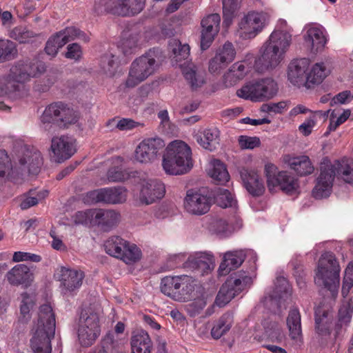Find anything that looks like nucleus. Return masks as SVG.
<instances>
[{
  "label": "nucleus",
  "mask_w": 353,
  "mask_h": 353,
  "mask_svg": "<svg viewBox=\"0 0 353 353\" xmlns=\"http://www.w3.org/2000/svg\"><path fill=\"white\" fill-rule=\"evenodd\" d=\"M101 63L103 69L109 75L114 74L118 66L117 59L112 54L104 55L102 57Z\"/></svg>",
  "instance_id": "nucleus-58"
},
{
  "label": "nucleus",
  "mask_w": 353,
  "mask_h": 353,
  "mask_svg": "<svg viewBox=\"0 0 353 353\" xmlns=\"http://www.w3.org/2000/svg\"><path fill=\"white\" fill-rule=\"evenodd\" d=\"M129 16L139 14L144 8L145 0H123Z\"/></svg>",
  "instance_id": "nucleus-62"
},
{
  "label": "nucleus",
  "mask_w": 353,
  "mask_h": 353,
  "mask_svg": "<svg viewBox=\"0 0 353 353\" xmlns=\"http://www.w3.org/2000/svg\"><path fill=\"white\" fill-rule=\"evenodd\" d=\"M17 54L15 43L10 40H0V63L13 59Z\"/></svg>",
  "instance_id": "nucleus-51"
},
{
  "label": "nucleus",
  "mask_w": 353,
  "mask_h": 353,
  "mask_svg": "<svg viewBox=\"0 0 353 353\" xmlns=\"http://www.w3.org/2000/svg\"><path fill=\"white\" fill-rule=\"evenodd\" d=\"M276 187H279L287 194H292L299 188L298 179L288 171L279 172L274 179L272 191Z\"/></svg>",
  "instance_id": "nucleus-34"
},
{
  "label": "nucleus",
  "mask_w": 353,
  "mask_h": 353,
  "mask_svg": "<svg viewBox=\"0 0 353 353\" xmlns=\"http://www.w3.org/2000/svg\"><path fill=\"white\" fill-rule=\"evenodd\" d=\"M12 170V163L6 150H0V179L5 178Z\"/></svg>",
  "instance_id": "nucleus-60"
},
{
  "label": "nucleus",
  "mask_w": 353,
  "mask_h": 353,
  "mask_svg": "<svg viewBox=\"0 0 353 353\" xmlns=\"http://www.w3.org/2000/svg\"><path fill=\"white\" fill-rule=\"evenodd\" d=\"M214 261V256L210 253H196L188 258L183 263V268L192 271L198 270L203 274L213 268Z\"/></svg>",
  "instance_id": "nucleus-23"
},
{
  "label": "nucleus",
  "mask_w": 353,
  "mask_h": 353,
  "mask_svg": "<svg viewBox=\"0 0 353 353\" xmlns=\"http://www.w3.org/2000/svg\"><path fill=\"white\" fill-rule=\"evenodd\" d=\"M95 209H90L85 211L77 212L74 216V221L76 224L94 225V216Z\"/></svg>",
  "instance_id": "nucleus-54"
},
{
  "label": "nucleus",
  "mask_w": 353,
  "mask_h": 353,
  "mask_svg": "<svg viewBox=\"0 0 353 353\" xmlns=\"http://www.w3.org/2000/svg\"><path fill=\"white\" fill-rule=\"evenodd\" d=\"M287 325L292 339L298 340L301 337V314L297 309H292L290 311L287 318Z\"/></svg>",
  "instance_id": "nucleus-41"
},
{
  "label": "nucleus",
  "mask_w": 353,
  "mask_h": 353,
  "mask_svg": "<svg viewBox=\"0 0 353 353\" xmlns=\"http://www.w3.org/2000/svg\"><path fill=\"white\" fill-rule=\"evenodd\" d=\"M197 143L204 149L214 151L219 145V130L216 128L205 129L195 135Z\"/></svg>",
  "instance_id": "nucleus-33"
},
{
  "label": "nucleus",
  "mask_w": 353,
  "mask_h": 353,
  "mask_svg": "<svg viewBox=\"0 0 353 353\" xmlns=\"http://www.w3.org/2000/svg\"><path fill=\"white\" fill-rule=\"evenodd\" d=\"M154 50H149L137 58L131 64L125 85L134 88L152 75L157 70L159 64Z\"/></svg>",
  "instance_id": "nucleus-8"
},
{
  "label": "nucleus",
  "mask_w": 353,
  "mask_h": 353,
  "mask_svg": "<svg viewBox=\"0 0 353 353\" xmlns=\"http://www.w3.org/2000/svg\"><path fill=\"white\" fill-rule=\"evenodd\" d=\"M78 119L77 112L62 102L53 103L47 106L41 117V121L46 130L52 127L51 123L65 128L76 123Z\"/></svg>",
  "instance_id": "nucleus-7"
},
{
  "label": "nucleus",
  "mask_w": 353,
  "mask_h": 353,
  "mask_svg": "<svg viewBox=\"0 0 353 353\" xmlns=\"http://www.w3.org/2000/svg\"><path fill=\"white\" fill-rule=\"evenodd\" d=\"M50 150L51 157L55 162H63L76 152L75 141L67 135L54 137L51 140Z\"/></svg>",
  "instance_id": "nucleus-16"
},
{
  "label": "nucleus",
  "mask_w": 353,
  "mask_h": 353,
  "mask_svg": "<svg viewBox=\"0 0 353 353\" xmlns=\"http://www.w3.org/2000/svg\"><path fill=\"white\" fill-rule=\"evenodd\" d=\"M121 215L114 210L95 209L94 225L99 226L103 231H110L120 222Z\"/></svg>",
  "instance_id": "nucleus-26"
},
{
  "label": "nucleus",
  "mask_w": 353,
  "mask_h": 353,
  "mask_svg": "<svg viewBox=\"0 0 353 353\" xmlns=\"http://www.w3.org/2000/svg\"><path fill=\"white\" fill-rule=\"evenodd\" d=\"M94 10L99 14L106 13L122 17L129 16L123 0H101L95 4Z\"/></svg>",
  "instance_id": "nucleus-28"
},
{
  "label": "nucleus",
  "mask_w": 353,
  "mask_h": 353,
  "mask_svg": "<svg viewBox=\"0 0 353 353\" xmlns=\"http://www.w3.org/2000/svg\"><path fill=\"white\" fill-rule=\"evenodd\" d=\"M265 333L268 337L272 341L279 343L281 342L283 339L284 338V335L282 332L281 328L276 323H272L271 328H265Z\"/></svg>",
  "instance_id": "nucleus-63"
},
{
  "label": "nucleus",
  "mask_w": 353,
  "mask_h": 353,
  "mask_svg": "<svg viewBox=\"0 0 353 353\" xmlns=\"http://www.w3.org/2000/svg\"><path fill=\"white\" fill-rule=\"evenodd\" d=\"M113 160L117 165L108 170L107 172L108 180L110 182H121L128 179L130 176L129 173L119 166L123 159L119 157H117Z\"/></svg>",
  "instance_id": "nucleus-46"
},
{
  "label": "nucleus",
  "mask_w": 353,
  "mask_h": 353,
  "mask_svg": "<svg viewBox=\"0 0 353 353\" xmlns=\"http://www.w3.org/2000/svg\"><path fill=\"white\" fill-rule=\"evenodd\" d=\"M233 316L230 313L223 314L214 324L211 330V335L215 339H220L223 334L228 332L232 327Z\"/></svg>",
  "instance_id": "nucleus-42"
},
{
  "label": "nucleus",
  "mask_w": 353,
  "mask_h": 353,
  "mask_svg": "<svg viewBox=\"0 0 353 353\" xmlns=\"http://www.w3.org/2000/svg\"><path fill=\"white\" fill-rule=\"evenodd\" d=\"M183 205L189 214L203 215L210 210L211 199L201 192L189 190L187 191Z\"/></svg>",
  "instance_id": "nucleus-17"
},
{
  "label": "nucleus",
  "mask_w": 353,
  "mask_h": 353,
  "mask_svg": "<svg viewBox=\"0 0 353 353\" xmlns=\"http://www.w3.org/2000/svg\"><path fill=\"white\" fill-rule=\"evenodd\" d=\"M195 281L192 276L183 274L181 276L179 289L176 294V301L186 302L194 297Z\"/></svg>",
  "instance_id": "nucleus-39"
},
{
  "label": "nucleus",
  "mask_w": 353,
  "mask_h": 353,
  "mask_svg": "<svg viewBox=\"0 0 353 353\" xmlns=\"http://www.w3.org/2000/svg\"><path fill=\"white\" fill-rule=\"evenodd\" d=\"M241 177L247 191L252 196H259L264 192L263 181L255 171L243 169L241 171Z\"/></svg>",
  "instance_id": "nucleus-27"
},
{
  "label": "nucleus",
  "mask_w": 353,
  "mask_h": 353,
  "mask_svg": "<svg viewBox=\"0 0 353 353\" xmlns=\"http://www.w3.org/2000/svg\"><path fill=\"white\" fill-rule=\"evenodd\" d=\"M327 75V71L323 63H317L313 65L309 73H307L306 87L319 84Z\"/></svg>",
  "instance_id": "nucleus-45"
},
{
  "label": "nucleus",
  "mask_w": 353,
  "mask_h": 353,
  "mask_svg": "<svg viewBox=\"0 0 353 353\" xmlns=\"http://www.w3.org/2000/svg\"><path fill=\"white\" fill-rule=\"evenodd\" d=\"M55 316L49 304L40 307L37 322L32 330L30 347L32 353H52L51 339L55 334Z\"/></svg>",
  "instance_id": "nucleus-4"
},
{
  "label": "nucleus",
  "mask_w": 353,
  "mask_h": 353,
  "mask_svg": "<svg viewBox=\"0 0 353 353\" xmlns=\"http://www.w3.org/2000/svg\"><path fill=\"white\" fill-rule=\"evenodd\" d=\"M165 192L164 184L157 179H148L145 181L140 192V201L147 205L163 197Z\"/></svg>",
  "instance_id": "nucleus-21"
},
{
  "label": "nucleus",
  "mask_w": 353,
  "mask_h": 353,
  "mask_svg": "<svg viewBox=\"0 0 353 353\" xmlns=\"http://www.w3.org/2000/svg\"><path fill=\"white\" fill-rule=\"evenodd\" d=\"M309 61L307 59H297L292 61L288 66V80L298 87L306 86L307 70Z\"/></svg>",
  "instance_id": "nucleus-24"
},
{
  "label": "nucleus",
  "mask_w": 353,
  "mask_h": 353,
  "mask_svg": "<svg viewBox=\"0 0 353 353\" xmlns=\"http://www.w3.org/2000/svg\"><path fill=\"white\" fill-rule=\"evenodd\" d=\"M181 276V275L167 276L163 278L160 286L161 292L176 301L177 291L180 286Z\"/></svg>",
  "instance_id": "nucleus-40"
},
{
  "label": "nucleus",
  "mask_w": 353,
  "mask_h": 353,
  "mask_svg": "<svg viewBox=\"0 0 353 353\" xmlns=\"http://www.w3.org/2000/svg\"><path fill=\"white\" fill-rule=\"evenodd\" d=\"M305 40L310 44L313 52L322 50L327 43L324 29L318 26L311 27L307 30Z\"/></svg>",
  "instance_id": "nucleus-38"
},
{
  "label": "nucleus",
  "mask_w": 353,
  "mask_h": 353,
  "mask_svg": "<svg viewBox=\"0 0 353 353\" xmlns=\"http://www.w3.org/2000/svg\"><path fill=\"white\" fill-rule=\"evenodd\" d=\"M194 301L186 305L187 312L191 316H195L199 314L206 305V301L203 298H193Z\"/></svg>",
  "instance_id": "nucleus-61"
},
{
  "label": "nucleus",
  "mask_w": 353,
  "mask_h": 353,
  "mask_svg": "<svg viewBox=\"0 0 353 353\" xmlns=\"http://www.w3.org/2000/svg\"><path fill=\"white\" fill-rule=\"evenodd\" d=\"M101 333L99 315L97 312L86 310L81 312L78 321L77 334L81 345H92Z\"/></svg>",
  "instance_id": "nucleus-11"
},
{
  "label": "nucleus",
  "mask_w": 353,
  "mask_h": 353,
  "mask_svg": "<svg viewBox=\"0 0 353 353\" xmlns=\"http://www.w3.org/2000/svg\"><path fill=\"white\" fill-rule=\"evenodd\" d=\"M216 201L221 208L232 207L235 205L236 201L232 194L225 189H221L216 197Z\"/></svg>",
  "instance_id": "nucleus-59"
},
{
  "label": "nucleus",
  "mask_w": 353,
  "mask_h": 353,
  "mask_svg": "<svg viewBox=\"0 0 353 353\" xmlns=\"http://www.w3.org/2000/svg\"><path fill=\"white\" fill-rule=\"evenodd\" d=\"M182 72L185 79L192 89H196L203 84L204 80L203 77L196 73L194 68L189 66L183 67Z\"/></svg>",
  "instance_id": "nucleus-50"
},
{
  "label": "nucleus",
  "mask_w": 353,
  "mask_h": 353,
  "mask_svg": "<svg viewBox=\"0 0 353 353\" xmlns=\"http://www.w3.org/2000/svg\"><path fill=\"white\" fill-rule=\"evenodd\" d=\"M221 18L218 14H212L204 17L201 21V48L208 49L214 40V36L219 31Z\"/></svg>",
  "instance_id": "nucleus-20"
},
{
  "label": "nucleus",
  "mask_w": 353,
  "mask_h": 353,
  "mask_svg": "<svg viewBox=\"0 0 353 353\" xmlns=\"http://www.w3.org/2000/svg\"><path fill=\"white\" fill-rule=\"evenodd\" d=\"M90 196L95 202L120 203L126 199L125 189L122 187L102 188L91 192Z\"/></svg>",
  "instance_id": "nucleus-22"
},
{
  "label": "nucleus",
  "mask_w": 353,
  "mask_h": 353,
  "mask_svg": "<svg viewBox=\"0 0 353 353\" xmlns=\"http://www.w3.org/2000/svg\"><path fill=\"white\" fill-rule=\"evenodd\" d=\"M238 143L242 150H253L261 145L260 139L257 137L241 135L238 138Z\"/></svg>",
  "instance_id": "nucleus-57"
},
{
  "label": "nucleus",
  "mask_w": 353,
  "mask_h": 353,
  "mask_svg": "<svg viewBox=\"0 0 353 353\" xmlns=\"http://www.w3.org/2000/svg\"><path fill=\"white\" fill-rule=\"evenodd\" d=\"M292 41V34L288 30H275L265 43L272 48L285 54Z\"/></svg>",
  "instance_id": "nucleus-35"
},
{
  "label": "nucleus",
  "mask_w": 353,
  "mask_h": 353,
  "mask_svg": "<svg viewBox=\"0 0 353 353\" xmlns=\"http://www.w3.org/2000/svg\"><path fill=\"white\" fill-rule=\"evenodd\" d=\"M284 160L290 169L301 176L311 174L314 170V168L307 156H287Z\"/></svg>",
  "instance_id": "nucleus-30"
},
{
  "label": "nucleus",
  "mask_w": 353,
  "mask_h": 353,
  "mask_svg": "<svg viewBox=\"0 0 353 353\" xmlns=\"http://www.w3.org/2000/svg\"><path fill=\"white\" fill-rule=\"evenodd\" d=\"M165 144L161 138H148L143 140L134 151V159L141 163L154 162L161 154Z\"/></svg>",
  "instance_id": "nucleus-14"
},
{
  "label": "nucleus",
  "mask_w": 353,
  "mask_h": 353,
  "mask_svg": "<svg viewBox=\"0 0 353 353\" xmlns=\"http://www.w3.org/2000/svg\"><path fill=\"white\" fill-rule=\"evenodd\" d=\"M64 46V42L61 41L57 33L51 37L46 43L45 48L46 52L52 56L54 57L59 48Z\"/></svg>",
  "instance_id": "nucleus-56"
},
{
  "label": "nucleus",
  "mask_w": 353,
  "mask_h": 353,
  "mask_svg": "<svg viewBox=\"0 0 353 353\" xmlns=\"http://www.w3.org/2000/svg\"><path fill=\"white\" fill-rule=\"evenodd\" d=\"M130 344L132 353H151L153 348L148 333L143 330L132 333Z\"/></svg>",
  "instance_id": "nucleus-29"
},
{
  "label": "nucleus",
  "mask_w": 353,
  "mask_h": 353,
  "mask_svg": "<svg viewBox=\"0 0 353 353\" xmlns=\"http://www.w3.org/2000/svg\"><path fill=\"white\" fill-rule=\"evenodd\" d=\"M170 46L172 48L173 58L176 62L186 60L190 56V46L188 44H181L179 41H172Z\"/></svg>",
  "instance_id": "nucleus-49"
},
{
  "label": "nucleus",
  "mask_w": 353,
  "mask_h": 353,
  "mask_svg": "<svg viewBox=\"0 0 353 353\" xmlns=\"http://www.w3.org/2000/svg\"><path fill=\"white\" fill-rule=\"evenodd\" d=\"M278 90V84L273 79L264 78L248 83L236 91V94L252 101H265L274 98Z\"/></svg>",
  "instance_id": "nucleus-9"
},
{
  "label": "nucleus",
  "mask_w": 353,
  "mask_h": 353,
  "mask_svg": "<svg viewBox=\"0 0 353 353\" xmlns=\"http://www.w3.org/2000/svg\"><path fill=\"white\" fill-rule=\"evenodd\" d=\"M45 71V64L39 61L15 62L8 72L0 78V92L11 100L21 99L28 95V83L31 79Z\"/></svg>",
  "instance_id": "nucleus-1"
},
{
  "label": "nucleus",
  "mask_w": 353,
  "mask_h": 353,
  "mask_svg": "<svg viewBox=\"0 0 353 353\" xmlns=\"http://www.w3.org/2000/svg\"><path fill=\"white\" fill-rule=\"evenodd\" d=\"M162 165L168 174L186 173L193 165L190 148L182 141H172L166 148Z\"/></svg>",
  "instance_id": "nucleus-5"
},
{
  "label": "nucleus",
  "mask_w": 353,
  "mask_h": 353,
  "mask_svg": "<svg viewBox=\"0 0 353 353\" xmlns=\"http://www.w3.org/2000/svg\"><path fill=\"white\" fill-rule=\"evenodd\" d=\"M335 178L353 184V160L342 159L332 162L327 158H324L320 165L316 184L312 190L313 196L317 199L328 196Z\"/></svg>",
  "instance_id": "nucleus-3"
},
{
  "label": "nucleus",
  "mask_w": 353,
  "mask_h": 353,
  "mask_svg": "<svg viewBox=\"0 0 353 353\" xmlns=\"http://www.w3.org/2000/svg\"><path fill=\"white\" fill-rule=\"evenodd\" d=\"M251 283V277L244 273L238 272L232 274L221 287L216 297V305L223 307Z\"/></svg>",
  "instance_id": "nucleus-13"
},
{
  "label": "nucleus",
  "mask_w": 353,
  "mask_h": 353,
  "mask_svg": "<svg viewBox=\"0 0 353 353\" xmlns=\"http://www.w3.org/2000/svg\"><path fill=\"white\" fill-rule=\"evenodd\" d=\"M269 16L263 12L250 11L238 22L236 35L243 40L252 39L263 31L268 24Z\"/></svg>",
  "instance_id": "nucleus-12"
},
{
  "label": "nucleus",
  "mask_w": 353,
  "mask_h": 353,
  "mask_svg": "<svg viewBox=\"0 0 353 353\" xmlns=\"http://www.w3.org/2000/svg\"><path fill=\"white\" fill-rule=\"evenodd\" d=\"M208 174L217 183L223 184L230 179L229 173L223 163L220 160H214L210 163Z\"/></svg>",
  "instance_id": "nucleus-43"
},
{
  "label": "nucleus",
  "mask_w": 353,
  "mask_h": 353,
  "mask_svg": "<svg viewBox=\"0 0 353 353\" xmlns=\"http://www.w3.org/2000/svg\"><path fill=\"white\" fill-rule=\"evenodd\" d=\"M242 0H223V23L226 26L231 25L233 19L236 16Z\"/></svg>",
  "instance_id": "nucleus-44"
},
{
  "label": "nucleus",
  "mask_w": 353,
  "mask_h": 353,
  "mask_svg": "<svg viewBox=\"0 0 353 353\" xmlns=\"http://www.w3.org/2000/svg\"><path fill=\"white\" fill-rule=\"evenodd\" d=\"M19 162L22 171H27L30 174H37L43 164V159L40 152L24 148Z\"/></svg>",
  "instance_id": "nucleus-25"
},
{
  "label": "nucleus",
  "mask_w": 353,
  "mask_h": 353,
  "mask_svg": "<svg viewBox=\"0 0 353 353\" xmlns=\"http://www.w3.org/2000/svg\"><path fill=\"white\" fill-rule=\"evenodd\" d=\"M9 35L12 39L18 41L19 43H26L30 41L35 34L26 27L18 26L13 28L10 32Z\"/></svg>",
  "instance_id": "nucleus-52"
},
{
  "label": "nucleus",
  "mask_w": 353,
  "mask_h": 353,
  "mask_svg": "<svg viewBox=\"0 0 353 353\" xmlns=\"http://www.w3.org/2000/svg\"><path fill=\"white\" fill-rule=\"evenodd\" d=\"M137 41L135 37L123 39L121 41V48L124 55H129L133 52V50L137 47Z\"/></svg>",
  "instance_id": "nucleus-64"
},
{
  "label": "nucleus",
  "mask_w": 353,
  "mask_h": 353,
  "mask_svg": "<svg viewBox=\"0 0 353 353\" xmlns=\"http://www.w3.org/2000/svg\"><path fill=\"white\" fill-rule=\"evenodd\" d=\"M236 56V50L233 44L230 42H225L222 46L219 47L209 61V72L213 73H220V72L226 68L232 62Z\"/></svg>",
  "instance_id": "nucleus-19"
},
{
  "label": "nucleus",
  "mask_w": 353,
  "mask_h": 353,
  "mask_svg": "<svg viewBox=\"0 0 353 353\" xmlns=\"http://www.w3.org/2000/svg\"><path fill=\"white\" fill-rule=\"evenodd\" d=\"M261 55L255 61V70L263 73L277 67L283 59L284 54L264 43L261 49Z\"/></svg>",
  "instance_id": "nucleus-18"
},
{
  "label": "nucleus",
  "mask_w": 353,
  "mask_h": 353,
  "mask_svg": "<svg viewBox=\"0 0 353 353\" xmlns=\"http://www.w3.org/2000/svg\"><path fill=\"white\" fill-rule=\"evenodd\" d=\"M353 286V262H350L345 271V277L343 283L341 293L345 299L347 296L350 290Z\"/></svg>",
  "instance_id": "nucleus-55"
},
{
  "label": "nucleus",
  "mask_w": 353,
  "mask_h": 353,
  "mask_svg": "<svg viewBox=\"0 0 353 353\" xmlns=\"http://www.w3.org/2000/svg\"><path fill=\"white\" fill-rule=\"evenodd\" d=\"M31 276L30 268L27 265L18 264L8 272L6 278L10 285L18 286L28 283Z\"/></svg>",
  "instance_id": "nucleus-37"
},
{
  "label": "nucleus",
  "mask_w": 353,
  "mask_h": 353,
  "mask_svg": "<svg viewBox=\"0 0 353 353\" xmlns=\"http://www.w3.org/2000/svg\"><path fill=\"white\" fill-rule=\"evenodd\" d=\"M353 312V296L344 300L339 310L338 322L331 328L332 322L328 317V312L321 308L315 311L316 339L321 346L333 347L339 339L343 325H347L351 321Z\"/></svg>",
  "instance_id": "nucleus-2"
},
{
  "label": "nucleus",
  "mask_w": 353,
  "mask_h": 353,
  "mask_svg": "<svg viewBox=\"0 0 353 353\" xmlns=\"http://www.w3.org/2000/svg\"><path fill=\"white\" fill-rule=\"evenodd\" d=\"M340 267L332 252L323 254L319 261L314 281L334 293L339 286Z\"/></svg>",
  "instance_id": "nucleus-6"
},
{
  "label": "nucleus",
  "mask_w": 353,
  "mask_h": 353,
  "mask_svg": "<svg viewBox=\"0 0 353 353\" xmlns=\"http://www.w3.org/2000/svg\"><path fill=\"white\" fill-rule=\"evenodd\" d=\"M208 228L213 233L220 236H225L228 231V224L223 219L214 218L210 222Z\"/></svg>",
  "instance_id": "nucleus-53"
},
{
  "label": "nucleus",
  "mask_w": 353,
  "mask_h": 353,
  "mask_svg": "<svg viewBox=\"0 0 353 353\" xmlns=\"http://www.w3.org/2000/svg\"><path fill=\"white\" fill-rule=\"evenodd\" d=\"M248 72V70L244 61L234 63L223 76L224 86L225 88L234 86L239 81L242 80Z\"/></svg>",
  "instance_id": "nucleus-32"
},
{
  "label": "nucleus",
  "mask_w": 353,
  "mask_h": 353,
  "mask_svg": "<svg viewBox=\"0 0 353 353\" xmlns=\"http://www.w3.org/2000/svg\"><path fill=\"white\" fill-rule=\"evenodd\" d=\"M292 41V34L288 30H275L265 43L272 48L285 54Z\"/></svg>",
  "instance_id": "nucleus-36"
},
{
  "label": "nucleus",
  "mask_w": 353,
  "mask_h": 353,
  "mask_svg": "<svg viewBox=\"0 0 353 353\" xmlns=\"http://www.w3.org/2000/svg\"><path fill=\"white\" fill-rule=\"evenodd\" d=\"M245 259L244 250L229 251L225 253L223 260L221 263L219 271L221 274H226L231 270L239 268Z\"/></svg>",
  "instance_id": "nucleus-31"
},
{
  "label": "nucleus",
  "mask_w": 353,
  "mask_h": 353,
  "mask_svg": "<svg viewBox=\"0 0 353 353\" xmlns=\"http://www.w3.org/2000/svg\"><path fill=\"white\" fill-rule=\"evenodd\" d=\"M291 288L285 278L279 276L275 282V292L271 295L272 299H281L291 295Z\"/></svg>",
  "instance_id": "nucleus-48"
},
{
  "label": "nucleus",
  "mask_w": 353,
  "mask_h": 353,
  "mask_svg": "<svg viewBox=\"0 0 353 353\" xmlns=\"http://www.w3.org/2000/svg\"><path fill=\"white\" fill-rule=\"evenodd\" d=\"M57 279L60 281V288L62 294L72 296L81 288L85 277L81 270L61 267L56 273Z\"/></svg>",
  "instance_id": "nucleus-15"
},
{
  "label": "nucleus",
  "mask_w": 353,
  "mask_h": 353,
  "mask_svg": "<svg viewBox=\"0 0 353 353\" xmlns=\"http://www.w3.org/2000/svg\"><path fill=\"white\" fill-rule=\"evenodd\" d=\"M57 34L61 41L64 42V45L74 39H80L84 42L89 41V37L83 32L75 27H68L57 32Z\"/></svg>",
  "instance_id": "nucleus-47"
},
{
  "label": "nucleus",
  "mask_w": 353,
  "mask_h": 353,
  "mask_svg": "<svg viewBox=\"0 0 353 353\" xmlns=\"http://www.w3.org/2000/svg\"><path fill=\"white\" fill-rule=\"evenodd\" d=\"M104 248L107 254L122 260L126 264L139 261L142 256L141 250L136 244L119 236H112L107 239Z\"/></svg>",
  "instance_id": "nucleus-10"
}]
</instances>
